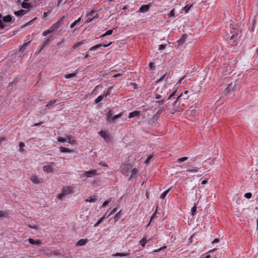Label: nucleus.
Returning a JSON list of instances; mask_svg holds the SVG:
<instances>
[{
    "label": "nucleus",
    "instance_id": "7ed1b4c3",
    "mask_svg": "<svg viewBox=\"0 0 258 258\" xmlns=\"http://www.w3.org/2000/svg\"><path fill=\"white\" fill-rule=\"evenodd\" d=\"M72 191V188L70 186L63 187L62 189L61 192L58 195L57 198L60 200H63V198L66 196L71 194Z\"/></svg>",
    "mask_w": 258,
    "mask_h": 258
},
{
    "label": "nucleus",
    "instance_id": "2f4dec72",
    "mask_svg": "<svg viewBox=\"0 0 258 258\" xmlns=\"http://www.w3.org/2000/svg\"><path fill=\"white\" fill-rule=\"evenodd\" d=\"M132 175L129 177L128 180H131V179L133 177L134 175H136L138 172V170L136 168H134L131 170Z\"/></svg>",
    "mask_w": 258,
    "mask_h": 258
},
{
    "label": "nucleus",
    "instance_id": "37998d69",
    "mask_svg": "<svg viewBox=\"0 0 258 258\" xmlns=\"http://www.w3.org/2000/svg\"><path fill=\"white\" fill-rule=\"evenodd\" d=\"M121 211H119L116 214V215L114 216V219L115 221H117L118 219L119 218V216L121 214Z\"/></svg>",
    "mask_w": 258,
    "mask_h": 258
},
{
    "label": "nucleus",
    "instance_id": "1a4fd4ad",
    "mask_svg": "<svg viewBox=\"0 0 258 258\" xmlns=\"http://www.w3.org/2000/svg\"><path fill=\"white\" fill-rule=\"evenodd\" d=\"M97 173L96 170H93L90 171H85L84 173V175L87 177H91L94 175H96Z\"/></svg>",
    "mask_w": 258,
    "mask_h": 258
},
{
    "label": "nucleus",
    "instance_id": "3c124183",
    "mask_svg": "<svg viewBox=\"0 0 258 258\" xmlns=\"http://www.w3.org/2000/svg\"><path fill=\"white\" fill-rule=\"evenodd\" d=\"M174 9H173L171 10L170 12L168 13V16L170 17H173L174 16Z\"/></svg>",
    "mask_w": 258,
    "mask_h": 258
},
{
    "label": "nucleus",
    "instance_id": "58836bf2",
    "mask_svg": "<svg viewBox=\"0 0 258 258\" xmlns=\"http://www.w3.org/2000/svg\"><path fill=\"white\" fill-rule=\"evenodd\" d=\"M22 6L25 9H29L30 7V5L26 2H24L22 3Z\"/></svg>",
    "mask_w": 258,
    "mask_h": 258
},
{
    "label": "nucleus",
    "instance_id": "052dcab7",
    "mask_svg": "<svg viewBox=\"0 0 258 258\" xmlns=\"http://www.w3.org/2000/svg\"><path fill=\"white\" fill-rule=\"evenodd\" d=\"M105 33H106V34H107V35H111L113 33V30L112 29L108 30Z\"/></svg>",
    "mask_w": 258,
    "mask_h": 258
},
{
    "label": "nucleus",
    "instance_id": "f257e3e1",
    "mask_svg": "<svg viewBox=\"0 0 258 258\" xmlns=\"http://www.w3.org/2000/svg\"><path fill=\"white\" fill-rule=\"evenodd\" d=\"M182 96V93H181L180 95L177 97L176 99L172 103L171 107H169L167 103L165 104V106L166 109L169 110L171 113L174 114L175 112H180L183 110L182 105H180V102Z\"/></svg>",
    "mask_w": 258,
    "mask_h": 258
},
{
    "label": "nucleus",
    "instance_id": "c756f323",
    "mask_svg": "<svg viewBox=\"0 0 258 258\" xmlns=\"http://www.w3.org/2000/svg\"><path fill=\"white\" fill-rule=\"evenodd\" d=\"M85 43V41H81V42H79L78 43H75L72 47V48L74 49H76L77 47L81 46L82 45H83V44Z\"/></svg>",
    "mask_w": 258,
    "mask_h": 258
},
{
    "label": "nucleus",
    "instance_id": "49530a36",
    "mask_svg": "<svg viewBox=\"0 0 258 258\" xmlns=\"http://www.w3.org/2000/svg\"><path fill=\"white\" fill-rule=\"evenodd\" d=\"M244 197L246 199H250L252 197V194L250 192H247L244 194Z\"/></svg>",
    "mask_w": 258,
    "mask_h": 258
},
{
    "label": "nucleus",
    "instance_id": "680f3d73",
    "mask_svg": "<svg viewBox=\"0 0 258 258\" xmlns=\"http://www.w3.org/2000/svg\"><path fill=\"white\" fill-rule=\"evenodd\" d=\"M165 45H163V44H160L159 45V47H158V50H162V49H164L165 48Z\"/></svg>",
    "mask_w": 258,
    "mask_h": 258
},
{
    "label": "nucleus",
    "instance_id": "0eeeda50",
    "mask_svg": "<svg viewBox=\"0 0 258 258\" xmlns=\"http://www.w3.org/2000/svg\"><path fill=\"white\" fill-rule=\"evenodd\" d=\"M30 180L33 183L35 184H39L43 182V179L38 178L37 176L32 175L30 177Z\"/></svg>",
    "mask_w": 258,
    "mask_h": 258
},
{
    "label": "nucleus",
    "instance_id": "bf43d9fd",
    "mask_svg": "<svg viewBox=\"0 0 258 258\" xmlns=\"http://www.w3.org/2000/svg\"><path fill=\"white\" fill-rule=\"evenodd\" d=\"M149 67L151 70H154L155 67L153 62H150L149 64Z\"/></svg>",
    "mask_w": 258,
    "mask_h": 258
},
{
    "label": "nucleus",
    "instance_id": "cd10ccee",
    "mask_svg": "<svg viewBox=\"0 0 258 258\" xmlns=\"http://www.w3.org/2000/svg\"><path fill=\"white\" fill-rule=\"evenodd\" d=\"M170 190V188H169V189H168L164 191L160 195V198L162 199V200L164 199L165 198L166 195H167V194L169 192Z\"/></svg>",
    "mask_w": 258,
    "mask_h": 258
},
{
    "label": "nucleus",
    "instance_id": "c9c22d12",
    "mask_svg": "<svg viewBox=\"0 0 258 258\" xmlns=\"http://www.w3.org/2000/svg\"><path fill=\"white\" fill-rule=\"evenodd\" d=\"M122 116V113H121V112L119 113V114H118L114 115L112 117V121H113L114 120H115V119H117V118H118L119 117H121Z\"/></svg>",
    "mask_w": 258,
    "mask_h": 258
},
{
    "label": "nucleus",
    "instance_id": "7c9ffc66",
    "mask_svg": "<svg viewBox=\"0 0 258 258\" xmlns=\"http://www.w3.org/2000/svg\"><path fill=\"white\" fill-rule=\"evenodd\" d=\"M147 241L146 240V238L144 237L140 241V244L141 245H142L143 247H144L147 243Z\"/></svg>",
    "mask_w": 258,
    "mask_h": 258
},
{
    "label": "nucleus",
    "instance_id": "20e7f679",
    "mask_svg": "<svg viewBox=\"0 0 258 258\" xmlns=\"http://www.w3.org/2000/svg\"><path fill=\"white\" fill-rule=\"evenodd\" d=\"M55 164H56L55 163L49 162L48 165H45L43 167V171L48 173L53 172Z\"/></svg>",
    "mask_w": 258,
    "mask_h": 258
},
{
    "label": "nucleus",
    "instance_id": "5701e85b",
    "mask_svg": "<svg viewBox=\"0 0 258 258\" xmlns=\"http://www.w3.org/2000/svg\"><path fill=\"white\" fill-rule=\"evenodd\" d=\"M26 11L24 10H20L17 11H15L14 14L17 16H20L24 15Z\"/></svg>",
    "mask_w": 258,
    "mask_h": 258
},
{
    "label": "nucleus",
    "instance_id": "864d4df0",
    "mask_svg": "<svg viewBox=\"0 0 258 258\" xmlns=\"http://www.w3.org/2000/svg\"><path fill=\"white\" fill-rule=\"evenodd\" d=\"M103 220L100 218L99 220L95 224L94 227L98 226L100 224L103 222Z\"/></svg>",
    "mask_w": 258,
    "mask_h": 258
},
{
    "label": "nucleus",
    "instance_id": "412c9836",
    "mask_svg": "<svg viewBox=\"0 0 258 258\" xmlns=\"http://www.w3.org/2000/svg\"><path fill=\"white\" fill-rule=\"evenodd\" d=\"M186 38L187 35L186 34H183L182 35L181 38L177 41V42L179 45L182 44L184 43L185 40Z\"/></svg>",
    "mask_w": 258,
    "mask_h": 258
},
{
    "label": "nucleus",
    "instance_id": "4be33fe9",
    "mask_svg": "<svg viewBox=\"0 0 258 258\" xmlns=\"http://www.w3.org/2000/svg\"><path fill=\"white\" fill-rule=\"evenodd\" d=\"M59 150L61 152H62V153H72L71 150H70L67 148L63 147H60Z\"/></svg>",
    "mask_w": 258,
    "mask_h": 258
},
{
    "label": "nucleus",
    "instance_id": "774afa93",
    "mask_svg": "<svg viewBox=\"0 0 258 258\" xmlns=\"http://www.w3.org/2000/svg\"><path fill=\"white\" fill-rule=\"evenodd\" d=\"M219 241V239H218V238H216L213 241H212V243H217Z\"/></svg>",
    "mask_w": 258,
    "mask_h": 258
},
{
    "label": "nucleus",
    "instance_id": "a18cd8bd",
    "mask_svg": "<svg viewBox=\"0 0 258 258\" xmlns=\"http://www.w3.org/2000/svg\"><path fill=\"white\" fill-rule=\"evenodd\" d=\"M98 18V16H93L92 18H88L86 21V23H88L93 21L95 19Z\"/></svg>",
    "mask_w": 258,
    "mask_h": 258
},
{
    "label": "nucleus",
    "instance_id": "4468645a",
    "mask_svg": "<svg viewBox=\"0 0 258 258\" xmlns=\"http://www.w3.org/2000/svg\"><path fill=\"white\" fill-rule=\"evenodd\" d=\"M187 171L191 173H196L198 171V168L196 167L187 166Z\"/></svg>",
    "mask_w": 258,
    "mask_h": 258
},
{
    "label": "nucleus",
    "instance_id": "6ab92c4d",
    "mask_svg": "<svg viewBox=\"0 0 258 258\" xmlns=\"http://www.w3.org/2000/svg\"><path fill=\"white\" fill-rule=\"evenodd\" d=\"M112 115L111 110H110L106 114V119L108 121H112Z\"/></svg>",
    "mask_w": 258,
    "mask_h": 258
},
{
    "label": "nucleus",
    "instance_id": "f03ea898",
    "mask_svg": "<svg viewBox=\"0 0 258 258\" xmlns=\"http://www.w3.org/2000/svg\"><path fill=\"white\" fill-rule=\"evenodd\" d=\"M120 172L124 175L127 176L129 173V171L132 168V165L130 163H123L120 165Z\"/></svg>",
    "mask_w": 258,
    "mask_h": 258
},
{
    "label": "nucleus",
    "instance_id": "e2e57ef3",
    "mask_svg": "<svg viewBox=\"0 0 258 258\" xmlns=\"http://www.w3.org/2000/svg\"><path fill=\"white\" fill-rule=\"evenodd\" d=\"M5 27V24L3 23L2 21L0 19V28L4 29Z\"/></svg>",
    "mask_w": 258,
    "mask_h": 258
},
{
    "label": "nucleus",
    "instance_id": "dca6fc26",
    "mask_svg": "<svg viewBox=\"0 0 258 258\" xmlns=\"http://www.w3.org/2000/svg\"><path fill=\"white\" fill-rule=\"evenodd\" d=\"M88 242L87 239H81L79 240L77 243V246H83L85 245Z\"/></svg>",
    "mask_w": 258,
    "mask_h": 258
},
{
    "label": "nucleus",
    "instance_id": "2eb2a0df",
    "mask_svg": "<svg viewBox=\"0 0 258 258\" xmlns=\"http://www.w3.org/2000/svg\"><path fill=\"white\" fill-rule=\"evenodd\" d=\"M141 112L139 111H134L129 113L128 118H132L136 116H139Z\"/></svg>",
    "mask_w": 258,
    "mask_h": 258
},
{
    "label": "nucleus",
    "instance_id": "8fccbe9b",
    "mask_svg": "<svg viewBox=\"0 0 258 258\" xmlns=\"http://www.w3.org/2000/svg\"><path fill=\"white\" fill-rule=\"evenodd\" d=\"M111 89V87H109L108 88V90L106 91V92L103 95V96L104 97H107L108 95H109L110 94Z\"/></svg>",
    "mask_w": 258,
    "mask_h": 258
},
{
    "label": "nucleus",
    "instance_id": "5fc2aeb1",
    "mask_svg": "<svg viewBox=\"0 0 258 258\" xmlns=\"http://www.w3.org/2000/svg\"><path fill=\"white\" fill-rule=\"evenodd\" d=\"M117 210V209L116 208H113L111 211V212H110V213L108 214V216H110L111 215H112V214H113L114 213H115Z\"/></svg>",
    "mask_w": 258,
    "mask_h": 258
},
{
    "label": "nucleus",
    "instance_id": "ddd939ff",
    "mask_svg": "<svg viewBox=\"0 0 258 258\" xmlns=\"http://www.w3.org/2000/svg\"><path fill=\"white\" fill-rule=\"evenodd\" d=\"M31 41H28L27 42L24 43L20 48L19 51L21 52H24L26 49L27 46L30 43Z\"/></svg>",
    "mask_w": 258,
    "mask_h": 258
},
{
    "label": "nucleus",
    "instance_id": "a878e982",
    "mask_svg": "<svg viewBox=\"0 0 258 258\" xmlns=\"http://www.w3.org/2000/svg\"><path fill=\"white\" fill-rule=\"evenodd\" d=\"M81 18L80 17L77 20H75L74 22H73L70 26V27L71 28H74L76 25L79 24L81 22Z\"/></svg>",
    "mask_w": 258,
    "mask_h": 258
},
{
    "label": "nucleus",
    "instance_id": "39448f33",
    "mask_svg": "<svg viewBox=\"0 0 258 258\" xmlns=\"http://www.w3.org/2000/svg\"><path fill=\"white\" fill-rule=\"evenodd\" d=\"M174 93L175 92H173L172 94H170V95L167 99H162V100L156 101V106L157 107H159L160 108L161 107V105L165 103L167 101L171 99L172 97L174 95Z\"/></svg>",
    "mask_w": 258,
    "mask_h": 258
},
{
    "label": "nucleus",
    "instance_id": "4d7b16f0",
    "mask_svg": "<svg viewBox=\"0 0 258 258\" xmlns=\"http://www.w3.org/2000/svg\"><path fill=\"white\" fill-rule=\"evenodd\" d=\"M155 98L156 99H160V98H162V97H163L162 95L158 94V93H155Z\"/></svg>",
    "mask_w": 258,
    "mask_h": 258
},
{
    "label": "nucleus",
    "instance_id": "c85d7f7f",
    "mask_svg": "<svg viewBox=\"0 0 258 258\" xmlns=\"http://www.w3.org/2000/svg\"><path fill=\"white\" fill-rule=\"evenodd\" d=\"M128 255H129V254L127 253H124L117 252L116 253H113L112 255L113 256H126Z\"/></svg>",
    "mask_w": 258,
    "mask_h": 258
},
{
    "label": "nucleus",
    "instance_id": "aec40b11",
    "mask_svg": "<svg viewBox=\"0 0 258 258\" xmlns=\"http://www.w3.org/2000/svg\"><path fill=\"white\" fill-rule=\"evenodd\" d=\"M168 78V75L165 74L162 77L157 81V83L161 82L162 81L166 82Z\"/></svg>",
    "mask_w": 258,
    "mask_h": 258
},
{
    "label": "nucleus",
    "instance_id": "f3484780",
    "mask_svg": "<svg viewBox=\"0 0 258 258\" xmlns=\"http://www.w3.org/2000/svg\"><path fill=\"white\" fill-rule=\"evenodd\" d=\"M12 16L11 15H7L3 17V21L5 23H9L12 21Z\"/></svg>",
    "mask_w": 258,
    "mask_h": 258
},
{
    "label": "nucleus",
    "instance_id": "6e6d98bb",
    "mask_svg": "<svg viewBox=\"0 0 258 258\" xmlns=\"http://www.w3.org/2000/svg\"><path fill=\"white\" fill-rule=\"evenodd\" d=\"M167 246H163V247H160L158 249H155L153 251L154 252H159L160 251H161L162 249H165V248H166Z\"/></svg>",
    "mask_w": 258,
    "mask_h": 258
},
{
    "label": "nucleus",
    "instance_id": "13d9d810",
    "mask_svg": "<svg viewBox=\"0 0 258 258\" xmlns=\"http://www.w3.org/2000/svg\"><path fill=\"white\" fill-rule=\"evenodd\" d=\"M96 11H94V10H92L90 12H89V13H88L87 16V17H91V16H93V14L96 13Z\"/></svg>",
    "mask_w": 258,
    "mask_h": 258
},
{
    "label": "nucleus",
    "instance_id": "a19ab883",
    "mask_svg": "<svg viewBox=\"0 0 258 258\" xmlns=\"http://www.w3.org/2000/svg\"><path fill=\"white\" fill-rule=\"evenodd\" d=\"M192 6V5H186L184 8L183 9L185 13H187L188 11L190 10V8Z\"/></svg>",
    "mask_w": 258,
    "mask_h": 258
},
{
    "label": "nucleus",
    "instance_id": "0e129e2a",
    "mask_svg": "<svg viewBox=\"0 0 258 258\" xmlns=\"http://www.w3.org/2000/svg\"><path fill=\"white\" fill-rule=\"evenodd\" d=\"M191 211L192 215H194L195 214V213L196 211V207H193L191 208Z\"/></svg>",
    "mask_w": 258,
    "mask_h": 258
},
{
    "label": "nucleus",
    "instance_id": "ea45409f",
    "mask_svg": "<svg viewBox=\"0 0 258 258\" xmlns=\"http://www.w3.org/2000/svg\"><path fill=\"white\" fill-rule=\"evenodd\" d=\"M111 202V199H109L108 200H107L106 201H105L102 204V207H105L106 206H107L109 203Z\"/></svg>",
    "mask_w": 258,
    "mask_h": 258
},
{
    "label": "nucleus",
    "instance_id": "c03bdc74",
    "mask_svg": "<svg viewBox=\"0 0 258 258\" xmlns=\"http://www.w3.org/2000/svg\"><path fill=\"white\" fill-rule=\"evenodd\" d=\"M56 102V100H50L49 101L47 105H46V107H49L50 106H51L54 103H55Z\"/></svg>",
    "mask_w": 258,
    "mask_h": 258
},
{
    "label": "nucleus",
    "instance_id": "473e14b6",
    "mask_svg": "<svg viewBox=\"0 0 258 258\" xmlns=\"http://www.w3.org/2000/svg\"><path fill=\"white\" fill-rule=\"evenodd\" d=\"M103 97H104L103 95H99L97 98L95 99V103L97 104L100 101H101L103 100Z\"/></svg>",
    "mask_w": 258,
    "mask_h": 258
},
{
    "label": "nucleus",
    "instance_id": "69168bd1",
    "mask_svg": "<svg viewBox=\"0 0 258 258\" xmlns=\"http://www.w3.org/2000/svg\"><path fill=\"white\" fill-rule=\"evenodd\" d=\"M108 215L106 216V213H105L103 215V216L101 218L104 221L105 219L108 218Z\"/></svg>",
    "mask_w": 258,
    "mask_h": 258
},
{
    "label": "nucleus",
    "instance_id": "e433bc0d",
    "mask_svg": "<svg viewBox=\"0 0 258 258\" xmlns=\"http://www.w3.org/2000/svg\"><path fill=\"white\" fill-rule=\"evenodd\" d=\"M52 32H53L52 30L50 28L49 29L43 31V33H42V35H43V36H45L47 34H49V33H51Z\"/></svg>",
    "mask_w": 258,
    "mask_h": 258
},
{
    "label": "nucleus",
    "instance_id": "338daca9",
    "mask_svg": "<svg viewBox=\"0 0 258 258\" xmlns=\"http://www.w3.org/2000/svg\"><path fill=\"white\" fill-rule=\"evenodd\" d=\"M19 146L21 148L24 147L25 146V144L23 142H21L19 143Z\"/></svg>",
    "mask_w": 258,
    "mask_h": 258
},
{
    "label": "nucleus",
    "instance_id": "393cba45",
    "mask_svg": "<svg viewBox=\"0 0 258 258\" xmlns=\"http://www.w3.org/2000/svg\"><path fill=\"white\" fill-rule=\"evenodd\" d=\"M158 119L159 117H156L155 115H154L153 117L149 120V123L150 124H154Z\"/></svg>",
    "mask_w": 258,
    "mask_h": 258
},
{
    "label": "nucleus",
    "instance_id": "bb28decb",
    "mask_svg": "<svg viewBox=\"0 0 258 258\" xmlns=\"http://www.w3.org/2000/svg\"><path fill=\"white\" fill-rule=\"evenodd\" d=\"M97 200V198L94 197H90L85 199L86 202H95Z\"/></svg>",
    "mask_w": 258,
    "mask_h": 258
},
{
    "label": "nucleus",
    "instance_id": "b1692460",
    "mask_svg": "<svg viewBox=\"0 0 258 258\" xmlns=\"http://www.w3.org/2000/svg\"><path fill=\"white\" fill-rule=\"evenodd\" d=\"M158 119L159 117H156L155 115H154L153 117L149 120V123L150 124H154Z\"/></svg>",
    "mask_w": 258,
    "mask_h": 258
},
{
    "label": "nucleus",
    "instance_id": "f8f14e48",
    "mask_svg": "<svg viewBox=\"0 0 258 258\" xmlns=\"http://www.w3.org/2000/svg\"><path fill=\"white\" fill-rule=\"evenodd\" d=\"M150 6L148 5H144L142 6L140 8V11L142 13H145L149 11Z\"/></svg>",
    "mask_w": 258,
    "mask_h": 258
},
{
    "label": "nucleus",
    "instance_id": "f704fd0d",
    "mask_svg": "<svg viewBox=\"0 0 258 258\" xmlns=\"http://www.w3.org/2000/svg\"><path fill=\"white\" fill-rule=\"evenodd\" d=\"M153 158V156L152 155H149L147 158L146 159V160L145 161V164H146V165H148L151 160Z\"/></svg>",
    "mask_w": 258,
    "mask_h": 258
},
{
    "label": "nucleus",
    "instance_id": "79ce46f5",
    "mask_svg": "<svg viewBox=\"0 0 258 258\" xmlns=\"http://www.w3.org/2000/svg\"><path fill=\"white\" fill-rule=\"evenodd\" d=\"M187 159H188V157H182V158L178 159L177 162L178 163L182 162H184V161L187 160Z\"/></svg>",
    "mask_w": 258,
    "mask_h": 258
},
{
    "label": "nucleus",
    "instance_id": "9d476101",
    "mask_svg": "<svg viewBox=\"0 0 258 258\" xmlns=\"http://www.w3.org/2000/svg\"><path fill=\"white\" fill-rule=\"evenodd\" d=\"M28 241L31 244L39 246L41 245V242L39 240H35L32 238H29Z\"/></svg>",
    "mask_w": 258,
    "mask_h": 258
},
{
    "label": "nucleus",
    "instance_id": "9b49d317",
    "mask_svg": "<svg viewBox=\"0 0 258 258\" xmlns=\"http://www.w3.org/2000/svg\"><path fill=\"white\" fill-rule=\"evenodd\" d=\"M167 110L165 106H163L162 107H160L158 110L156 112V113L154 114L156 117H160L161 113L165 110Z\"/></svg>",
    "mask_w": 258,
    "mask_h": 258
},
{
    "label": "nucleus",
    "instance_id": "6e6552de",
    "mask_svg": "<svg viewBox=\"0 0 258 258\" xmlns=\"http://www.w3.org/2000/svg\"><path fill=\"white\" fill-rule=\"evenodd\" d=\"M112 44V42H110L108 44H97L92 47H91L90 49H89V51H94V50H96V49H98V48H100L102 46L104 47H107L109 46H110L111 44Z\"/></svg>",
    "mask_w": 258,
    "mask_h": 258
},
{
    "label": "nucleus",
    "instance_id": "4c0bfd02",
    "mask_svg": "<svg viewBox=\"0 0 258 258\" xmlns=\"http://www.w3.org/2000/svg\"><path fill=\"white\" fill-rule=\"evenodd\" d=\"M76 74H69L65 75L64 78L66 79H70L72 77H76Z\"/></svg>",
    "mask_w": 258,
    "mask_h": 258
},
{
    "label": "nucleus",
    "instance_id": "a211bd4d",
    "mask_svg": "<svg viewBox=\"0 0 258 258\" xmlns=\"http://www.w3.org/2000/svg\"><path fill=\"white\" fill-rule=\"evenodd\" d=\"M51 36H49L48 38H45L42 44L41 45V49H43L45 46L51 40Z\"/></svg>",
    "mask_w": 258,
    "mask_h": 258
},
{
    "label": "nucleus",
    "instance_id": "de8ad7c7",
    "mask_svg": "<svg viewBox=\"0 0 258 258\" xmlns=\"http://www.w3.org/2000/svg\"><path fill=\"white\" fill-rule=\"evenodd\" d=\"M57 141L61 143H64L67 142V140L65 138L60 137L57 139Z\"/></svg>",
    "mask_w": 258,
    "mask_h": 258
},
{
    "label": "nucleus",
    "instance_id": "09e8293b",
    "mask_svg": "<svg viewBox=\"0 0 258 258\" xmlns=\"http://www.w3.org/2000/svg\"><path fill=\"white\" fill-rule=\"evenodd\" d=\"M68 139V142L70 143L71 144H73L75 143V141L74 140H72L70 136H67Z\"/></svg>",
    "mask_w": 258,
    "mask_h": 258
},
{
    "label": "nucleus",
    "instance_id": "423d86ee",
    "mask_svg": "<svg viewBox=\"0 0 258 258\" xmlns=\"http://www.w3.org/2000/svg\"><path fill=\"white\" fill-rule=\"evenodd\" d=\"M64 18L65 17L63 16L59 20L52 24V25L50 27L51 29L52 30V31L59 28L60 26V23L62 22Z\"/></svg>",
    "mask_w": 258,
    "mask_h": 258
},
{
    "label": "nucleus",
    "instance_id": "72a5a7b5",
    "mask_svg": "<svg viewBox=\"0 0 258 258\" xmlns=\"http://www.w3.org/2000/svg\"><path fill=\"white\" fill-rule=\"evenodd\" d=\"M237 34H233L230 38V41L229 42V43L231 44V45H233V43H231V41L232 40V42H234V41L236 40V38H237Z\"/></svg>",
    "mask_w": 258,
    "mask_h": 258
},
{
    "label": "nucleus",
    "instance_id": "603ef678",
    "mask_svg": "<svg viewBox=\"0 0 258 258\" xmlns=\"http://www.w3.org/2000/svg\"><path fill=\"white\" fill-rule=\"evenodd\" d=\"M7 214V213L4 211H0V217H5L6 215Z\"/></svg>",
    "mask_w": 258,
    "mask_h": 258
}]
</instances>
